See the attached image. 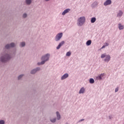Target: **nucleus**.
<instances>
[{
  "mask_svg": "<svg viewBox=\"0 0 124 124\" xmlns=\"http://www.w3.org/2000/svg\"><path fill=\"white\" fill-rule=\"evenodd\" d=\"M70 11V9H65L62 13V15L64 16L66 13H68Z\"/></svg>",
  "mask_w": 124,
  "mask_h": 124,
  "instance_id": "f8f14e48",
  "label": "nucleus"
},
{
  "mask_svg": "<svg viewBox=\"0 0 124 124\" xmlns=\"http://www.w3.org/2000/svg\"><path fill=\"white\" fill-rule=\"evenodd\" d=\"M69 75L68 73H65L61 77V80H64V79H66V78H68Z\"/></svg>",
  "mask_w": 124,
  "mask_h": 124,
  "instance_id": "1a4fd4ad",
  "label": "nucleus"
},
{
  "mask_svg": "<svg viewBox=\"0 0 124 124\" xmlns=\"http://www.w3.org/2000/svg\"><path fill=\"white\" fill-rule=\"evenodd\" d=\"M112 3V1L111 0H107L104 3V5L105 6H107V5H110Z\"/></svg>",
  "mask_w": 124,
  "mask_h": 124,
  "instance_id": "6e6552de",
  "label": "nucleus"
},
{
  "mask_svg": "<svg viewBox=\"0 0 124 124\" xmlns=\"http://www.w3.org/2000/svg\"><path fill=\"white\" fill-rule=\"evenodd\" d=\"M40 67H37L31 70V71H30V74H31V75H34V74L38 72V71H40Z\"/></svg>",
  "mask_w": 124,
  "mask_h": 124,
  "instance_id": "20e7f679",
  "label": "nucleus"
},
{
  "mask_svg": "<svg viewBox=\"0 0 124 124\" xmlns=\"http://www.w3.org/2000/svg\"><path fill=\"white\" fill-rule=\"evenodd\" d=\"M50 121L51 123H56V122L57 121V118L50 119Z\"/></svg>",
  "mask_w": 124,
  "mask_h": 124,
  "instance_id": "4be33fe9",
  "label": "nucleus"
},
{
  "mask_svg": "<svg viewBox=\"0 0 124 124\" xmlns=\"http://www.w3.org/2000/svg\"><path fill=\"white\" fill-rule=\"evenodd\" d=\"M56 116L57 120L60 121V120H61V114L59 111L56 112Z\"/></svg>",
  "mask_w": 124,
  "mask_h": 124,
  "instance_id": "2eb2a0df",
  "label": "nucleus"
},
{
  "mask_svg": "<svg viewBox=\"0 0 124 124\" xmlns=\"http://www.w3.org/2000/svg\"><path fill=\"white\" fill-rule=\"evenodd\" d=\"M89 83L90 84H93L94 83V79H93V78H91L89 79Z\"/></svg>",
  "mask_w": 124,
  "mask_h": 124,
  "instance_id": "412c9836",
  "label": "nucleus"
},
{
  "mask_svg": "<svg viewBox=\"0 0 124 124\" xmlns=\"http://www.w3.org/2000/svg\"><path fill=\"white\" fill-rule=\"evenodd\" d=\"M86 21V17L85 16H82L78 18L77 25L78 27H82V25H84V23Z\"/></svg>",
  "mask_w": 124,
  "mask_h": 124,
  "instance_id": "7ed1b4c3",
  "label": "nucleus"
},
{
  "mask_svg": "<svg viewBox=\"0 0 124 124\" xmlns=\"http://www.w3.org/2000/svg\"><path fill=\"white\" fill-rule=\"evenodd\" d=\"M95 21H96V18H95V17L91 18V22L92 23V24H93V23H94Z\"/></svg>",
  "mask_w": 124,
  "mask_h": 124,
  "instance_id": "a211bd4d",
  "label": "nucleus"
},
{
  "mask_svg": "<svg viewBox=\"0 0 124 124\" xmlns=\"http://www.w3.org/2000/svg\"><path fill=\"white\" fill-rule=\"evenodd\" d=\"M91 44H92V40H89L86 42V45L87 46H90V45H91Z\"/></svg>",
  "mask_w": 124,
  "mask_h": 124,
  "instance_id": "6ab92c4d",
  "label": "nucleus"
},
{
  "mask_svg": "<svg viewBox=\"0 0 124 124\" xmlns=\"http://www.w3.org/2000/svg\"><path fill=\"white\" fill-rule=\"evenodd\" d=\"M24 76H25V75H24V74L20 75L19 76H18V77L17 78L18 80H21V79H22V78H23V77H24Z\"/></svg>",
  "mask_w": 124,
  "mask_h": 124,
  "instance_id": "aec40b11",
  "label": "nucleus"
},
{
  "mask_svg": "<svg viewBox=\"0 0 124 124\" xmlns=\"http://www.w3.org/2000/svg\"><path fill=\"white\" fill-rule=\"evenodd\" d=\"M64 41H62L61 43H60L58 46L56 47L57 50H59V49H60L62 46V45H64Z\"/></svg>",
  "mask_w": 124,
  "mask_h": 124,
  "instance_id": "0eeeda50",
  "label": "nucleus"
},
{
  "mask_svg": "<svg viewBox=\"0 0 124 124\" xmlns=\"http://www.w3.org/2000/svg\"><path fill=\"white\" fill-rule=\"evenodd\" d=\"M107 55H106V53H104L101 55V59H104V58H105V57H106Z\"/></svg>",
  "mask_w": 124,
  "mask_h": 124,
  "instance_id": "393cba45",
  "label": "nucleus"
},
{
  "mask_svg": "<svg viewBox=\"0 0 124 124\" xmlns=\"http://www.w3.org/2000/svg\"><path fill=\"white\" fill-rule=\"evenodd\" d=\"M104 45L107 46H109V43H105Z\"/></svg>",
  "mask_w": 124,
  "mask_h": 124,
  "instance_id": "7c9ffc66",
  "label": "nucleus"
},
{
  "mask_svg": "<svg viewBox=\"0 0 124 124\" xmlns=\"http://www.w3.org/2000/svg\"><path fill=\"white\" fill-rule=\"evenodd\" d=\"M97 5H98V2L95 1L93 3L91 6L93 8H94V7H96V6H97Z\"/></svg>",
  "mask_w": 124,
  "mask_h": 124,
  "instance_id": "9d476101",
  "label": "nucleus"
},
{
  "mask_svg": "<svg viewBox=\"0 0 124 124\" xmlns=\"http://www.w3.org/2000/svg\"><path fill=\"white\" fill-rule=\"evenodd\" d=\"M5 124V122L3 120H0V124Z\"/></svg>",
  "mask_w": 124,
  "mask_h": 124,
  "instance_id": "a878e982",
  "label": "nucleus"
},
{
  "mask_svg": "<svg viewBox=\"0 0 124 124\" xmlns=\"http://www.w3.org/2000/svg\"><path fill=\"white\" fill-rule=\"evenodd\" d=\"M46 1H50L51 0H45Z\"/></svg>",
  "mask_w": 124,
  "mask_h": 124,
  "instance_id": "72a5a7b5",
  "label": "nucleus"
},
{
  "mask_svg": "<svg viewBox=\"0 0 124 124\" xmlns=\"http://www.w3.org/2000/svg\"><path fill=\"white\" fill-rule=\"evenodd\" d=\"M114 117H113V115H109L108 116V119L109 120H112V119Z\"/></svg>",
  "mask_w": 124,
  "mask_h": 124,
  "instance_id": "bb28decb",
  "label": "nucleus"
},
{
  "mask_svg": "<svg viewBox=\"0 0 124 124\" xmlns=\"http://www.w3.org/2000/svg\"><path fill=\"white\" fill-rule=\"evenodd\" d=\"M117 92H119V88H116L115 90V92L117 93Z\"/></svg>",
  "mask_w": 124,
  "mask_h": 124,
  "instance_id": "c85d7f7f",
  "label": "nucleus"
},
{
  "mask_svg": "<svg viewBox=\"0 0 124 124\" xmlns=\"http://www.w3.org/2000/svg\"><path fill=\"white\" fill-rule=\"evenodd\" d=\"M16 44L12 42L5 45L2 52L0 54V67L2 66L3 63H7L13 58V54L11 51L9 50L11 48H15Z\"/></svg>",
  "mask_w": 124,
  "mask_h": 124,
  "instance_id": "f257e3e1",
  "label": "nucleus"
},
{
  "mask_svg": "<svg viewBox=\"0 0 124 124\" xmlns=\"http://www.w3.org/2000/svg\"><path fill=\"white\" fill-rule=\"evenodd\" d=\"M123 14H124V13L123 12V11H122L121 10H120L117 14V17H120V18H121V17L123 16Z\"/></svg>",
  "mask_w": 124,
  "mask_h": 124,
  "instance_id": "ddd939ff",
  "label": "nucleus"
},
{
  "mask_svg": "<svg viewBox=\"0 0 124 124\" xmlns=\"http://www.w3.org/2000/svg\"><path fill=\"white\" fill-rule=\"evenodd\" d=\"M62 32H60L58 33L55 36V41H60L62 37Z\"/></svg>",
  "mask_w": 124,
  "mask_h": 124,
  "instance_id": "39448f33",
  "label": "nucleus"
},
{
  "mask_svg": "<svg viewBox=\"0 0 124 124\" xmlns=\"http://www.w3.org/2000/svg\"><path fill=\"white\" fill-rule=\"evenodd\" d=\"M85 88H84V87L81 88L79 92V93L81 94V93H85Z\"/></svg>",
  "mask_w": 124,
  "mask_h": 124,
  "instance_id": "f3484780",
  "label": "nucleus"
},
{
  "mask_svg": "<svg viewBox=\"0 0 124 124\" xmlns=\"http://www.w3.org/2000/svg\"><path fill=\"white\" fill-rule=\"evenodd\" d=\"M124 25H122V24L119 23L118 24V28L121 31L122 30H124Z\"/></svg>",
  "mask_w": 124,
  "mask_h": 124,
  "instance_id": "dca6fc26",
  "label": "nucleus"
},
{
  "mask_svg": "<svg viewBox=\"0 0 124 124\" xmlns=\"http://www.w3.org/2000/svg\"><path fill=\"white\" fill-rule=\"evenodd\" d=\"M49 59H50V54L47 53L43 55L41 58L42 61L38 62L37 65H43V64H45V62H48V61H49Z\"/></svg>",
  "mask_w": 124,
  "mask_h": 124,
  "instance_id": "f03ea898",
  "label": "nucleus"
},
{
  "mask_svg": "<svg viewBox=\"0 0 124 124\" xmlns=\"http://www.w3.org/2000/svg\"><path fill=\"white\" fill-rule=\"evenodd\" d=\"M97 78L98 79V80H101V79H102L101 76H99Z\"/></svg>",
  "mask_w": 124,
  "mask_h": 124,
  "instance_id": "cd10ccee",
  "label": "nucleus"
},
{
  "mask_svg": "<svg viewBox=\"0 0 124 124\" xmlns=\"http://www.w3.org/2000/svg\"><path fill=\"white\" fill-rule=\"evenodd\" d=\"M105 47H106V46L105 45H104V46H102L101 49H103V48H105Z\"/></svg>",
  "mask_w": 124,
  "mask_h": 124,
  "instance_id": "473e14b6",
  "label": "nucleus"
},
{
  "mask_svg": "<svg viewBox=\"0 0 124 124\" xmlns=\"http://www.w3.org/2000/svg\"><path fill=\"white\" fill-rule=\"evenodd\" d=\"M66 56H67V57H70V56H71V52L70 51L67 52L66 54Z\"/></svg>",
  "mask_w": 124,
  "mask_h": 124,
  "instance_id": "b1692460",
  "label": "nucleus"
},
{
  "mask_svg": "<svg viewBox=\"0 0 124 124\" xmlns=\"http://www.w3.org/2000/svg\"><path fill=\"white\" fill-rule=\"evenodd\" d=\"M111 60V56L109 55H107L106 56V58L104 59V61L106 62H109L110 60Z\"/></svg>",
  "mask_w": 124,
  "mask_h": 124,
  "instance_id": "423d86ee",
  "label": "nucleus"
},
{
  "mask_svg": "<svg viewBox=\"0 0 124 124\" xmlns=\"http://www.w3.org/2000/svg\"><path fill=\"white\" fill-rule=\"evenodd\" d=\"M32 2V0H25V3L27 5H31Z\"/></svg>",
  "mask_w": 124,
  "mask_h": 124,
  "instance_id": "4468645a",
  "label": "nucleus"
},
{
  "mask_svg": "<svg viewBox=\"0 0 124 124\" xmlns=\"http://www.w3.org/2000/svg\"><path fill=\"white\" fill-rule=\"evenodd\" d=\"M100 76H101V77H103L104 76V74H101Z\"/></svg>",
  "mask_w": 124,
  "mask_h": 124,
  "instance_id": "2f4dec72",
  "label": "nucleus"
},
{
  "mask_svg": "<svg viewBox=\"0 0 124 124\" xmlns=\"http://www.w3.org/2000/svg\"><path fill=\"white\" fill-rule=\"evenodd\" d=\"M83 121H85V119H81L80 120L78 121V123H81V122H83Z\"/></svg>",
  "mask_w": 124,
  "mask_h": 124,
  "instance_id": "c756f323",
  "label": "nucleus"
},
{
  "mask_svg": "<svg viewBox=\"0 0 124 124\" xmlns=\"http://www.w3.org/2000/svg\"><path fill=\"white\" fill-rule=\"evenodd\" d=\"M22 17L23 18H24V19H26V18L28 17V14H27L26 13L23 14L22 15Z\"/></svg>",
  "mask_w": 124,
  "mask_h": 124,
  "instance_id": "5701e85b",
  "label": "nucleus"
},
{
  "mask_svg": "<svg viewBox=\"0 0 124 124\" xmlns=\"http://www.w3.org/2000/svg\"><path fill=\"white\" fill-rule=\"evenodd\" d=\"M25 46H26V42H22L20 43V44H19L20 48H23Z\"/></svg>",
  "mask_w": 124,
  "mask_h": 124,
  "instance_id": "9b49d317",
  "label": "nucleus"
}]
</instances>
